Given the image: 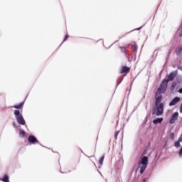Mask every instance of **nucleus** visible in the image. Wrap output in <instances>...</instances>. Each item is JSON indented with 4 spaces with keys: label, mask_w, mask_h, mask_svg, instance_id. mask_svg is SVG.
Listing matches in <instances>:
<instances>
[{
    "label": "nucleus",
    "mask_w": 182,
    "mask_h": 182,
    "mask_svg": "<svg viewBox=\"0 0 182 182\" xmlns=\"http://www.w3.org/2000/svg\"><path fill=\"white\" fill-rule=\"evenodd\" d=\"M177 76V71H173L168 75V79L164 80L157 91L155 93V107L152 110V115L161 116L164 113V104L161 103L163 99L162 93H165L167 90V86L168 82L174 80V78Z\"/></svg>",
    "instance_id": "1"
},
{
    "label": "nucleus",
    "mask_w": 182,
    "mask_h": 182,
    "mask_svg": "<svg viewBox=\"0 0 182 182\" xmlns=\"http://www.w3.org/2000/svg\"><path fill=\"white\" fill-rule=\"evenodd\" d=\"M138 164H139V166H140V164H142V166L140 168L139 173L141 174H143V173H144L146 168H147V166L149 164V158L147 156H143L141 158V161H139Z\"/></svg>",
    "instance_id": "2"
},
{
    "label": "nucleus",
    "mask_w": 182,
    "mask_h": 182,
    "mask_svg": "<svg viewBox=\"0 0 182 182\" xmlns=\"http://www.w3.org/2000/svg\"><path fill=\"white\" fill-rule=\"evenodd\" d=\"M14 114L19 124H22L23 126H25V124H26V122H25V119H23V117L21 114L19 110H15Z\"/></svg>",
    "instance_id": "3"
},
{
    "label": "nucleus",
    "mask_w": 182,
    "mask_h": 182,
    "mask_svg": "<svg viewBox=\"0 0 182 182\" xmlns=\"http://www.w3.org/2000/svg\"><path fill=\"white\" fill-rule=\"evenodd\" d=\"M130 67H127L126 65L122 66L120 70H119V73L120 75H123V77L127 75V73H130Z\"/></svg>",
    "instance_id": "4"
},
{
    "label": "nucleus",
    "mask_w": 182,
    "mask_h": 182,
    "mask_svg": "<svg viewBox=\"0 0 182 182\" xmlns=\"http://www.w3.org/2000/svg\"><path fill=\"white\" fill-rule=\"evenodd\" d=\"M28 141L31 143V144H36V143H39L38 139L35 137V136L30 135L28 138Z\"/></svg>",
    "instance_id": "5"
},
{
    "label": "nucleus",
    "mask_w": 182,
    "mask_h": 182,
    "mask_svg": "<svg viewBox=\"0 0 182 182\" xmlns=\"http://www.w3.org/2000/svg\"><path fill=\"white\" fill-rule=\"evenodd\" d=\"M178 119V112L173 113L170 120V124H173V123H176V120H177Z\"/></svg>",
    "instance_id": "6"
},
{
    "label": "nucleus",
    "mask_w": 182,
    "mask_h": 182,
    "mask_svg": "<svg viewBox=\"0 0 182 182\" xmlns=\"http://www.w3.org/2000/svg\"><path fill=\"white\" fill-rule=\"evenodd\" d=\"M181 99L178 97H174L169 103V106H176V104L180 102Z\"/></svg>",
    "instance_id": "7"
},
{
    "label": "nucleus",
    "mask_w": 182,
    "mask_h": 182,
    "mask_svg": "<svg viewBox=\"0 0 182 182\" xmlns=\"http://www.w3.org/2000/svg\"><path fill=\"white\" fill-rule=\"evenodd\" d=\"M161 122H163V118H157V119L153 120L154 124H157L159 123H161Z\"/></svg>",
    "instance_id": "8"
},
{
    "label": "nucleus",
    "mask_w": 182,
    "mask_h": 182,
    "mask_svg": "<svg viewBox=\"0 0 182 182\" xmlns=\"http://www.w3.org/2000/svg\"><path fill=\"white\" fill-rule=\"evenodd\" d=\"M23 105H24V103H23V102H21V103H20V104L18 105H14L13 107H14V109H22V107H23Z\"/></svg>",
    "instance_id": "9"
},
{
    "label": "nucleus",
    "mask_w": 182,
    "mask_h": 182,
    "mask_svg": "<svg viewBox=\"0 0 182 182\" xmlns=\"http://www.w3.org/2000/svg\"><path fill=\"white\" fill-rule=\"evenodd\" d=\"M2 181H4V182H9V176H8V175L5 174L4 177L2 179Z\"/></svg>",
    "instance_id": "10"
},
{
    "label": "nucleus",
    "mask_w": 182,
    "mask_h": 182,
    "mask_svg": "<svg viewBox=\"0 0 182 182\" xmlns=\"http://www.w3.org/2000/svg\"><path fill=\"white\" fill-rule=\"evenodd\" d=\"M105 161V156H102L100 160H99V163H100V166H103V161Z\"/></svg>",
    "instance_id": "11"
},
{
    "label": "nucleus",
    "mask_w": 182,
    "mask_h": 182,
    "mask_svg": "<svg viewBox=\"0 0 182 182\" xmlns=\"http://www.w3.org/2000/svg\"><path fill=\"white\" fill-rule=\"evenodd\" d=\"M26 134V133L23 130H21L19 132V136H21V137H25Z\"/></svg>",
    "instance_id": "12"
},
{
    "label": "nucleus",
    "mask_w": 182,
    "mask_h": 182,
    "mask_svg": "<svg viewBox=\"0 0 182 182\" xmlns=\"http://www.w3.org/2000/svg\"><path fill=\"white\" fill-rule=\"evenodd\" d=\"M176 86H177V82H173V84L171 87V90H174V89H176Z\"/></svg>",
    "instance_id": "13"
},
{
    "label": "nucleus",
    "mask_w": 182,
    "mask_h": 182,
    "mask_svg": "<svg viewBox=\"0 0 182 182\" xmlns=\"http://www.w3.org/2000/svg\"><path fill=\"white\" fill-rule=\"evenodd\" d=\"M132 49L134 50V52H137V46L135 45L132 46Z\"/></svg>",
    "instance_id": "14"
},
{
    "label": "nucleus",
    "mask_w": 182,
    "mask_h": 182,
    "mask_svg": "<svg viewBox=\"0 0 182 182\" xmlns=\"http://www.w3.org/2000/svg\"><path fill=\"white\" fill-rule=\"evenodd\" d=\"M119 133H120V132L119 131H116L114 133V139L115 140H117V136H119Z\"/></svg>",
    "instance_id": "15"
},
{
    "label": "nucleus",
    "mask_w": 182,
    "mask_h": 182,
    "mask_svg": "<svg viewBox=\"0 0 182 182\" xmlns=\"http://www.w3.org/2000/svg\"><path fill=\"white\" fill-rule=\"evenodd\" d=\"M175 147H177V148L180 147V142H178V141H176L175 142Z\"/></svg>",
    "instance_id": "16"
},
{
    "label": "nucleus",
    "mask_w": 182,
    "mask_h": 182,
    "mask_svg": "<svg viewBox=\"0 0 182 182\" xmlns=\"http://www.w3.org/2000/svg\"><path fill=\"white\" fill-rule=\"evenodd\" d=\"M68 39H69V36L68 35H65V38L63 40V42H65V41H68Z\"/></svg>",
    "instance_id": "17"
},
{
    "label": "nucleus",
    "mask_w": 182,
    "mask_h": 182,
    "mask_svg": "<svg viewBox=\"0 0 182 182\" xmlns=\"http://www.w3.org/2000/svg\"><path fill=\"white\" fill-rule=\"evenodd\" d=\"M122 50H124V52H126L127 50V47H121Z\"/></svg>",
    "instance_id": "18"
},
{
    "label": "nucleus",
    "mask_w": 182,
    "mask_h": 182,
    "mask_svg": "<svg viewBox=\"0 0 182 182\" xmlns=\"http://www.w3.org/2000/svg\"><path fill=\"white\" fill-rule=\"evenodd\" d=\"M171 139H172V140H174V133L171 134Z\"/></svg>",
    "instance_id": "19"
},
{
    "label": "nucleus",
    "mask_w": 182,
    "mask_h": 182,
    "mask_svg": "<svg viewBox=\"0 0 182 182\" xmlns=\"http://www.w3.org/2000/svg\"><path fill=\"white\" fill-rule=\"evenodd\" d=\"M178 141L180 143L181 141H182V138L181 136H180L178 139Z\"/></svg>",
    "instance_id": "20"
},
{
    "label": "nucleus",
    "mask_w": 182,
    "mask_h": 182,
    "mask_svg": "<svg viewBox=\"0 0 182 182\" xmlns=\"http://www.w3.org/2000/svg\"><path fill=\"white\" fill-rule=\"evenodd\" d=\"M179 36H182V27L181 31L179 32Z\"/></svg>",
    "instance_id": "21"
},
{
    "label": "nucleus",
    "mask_w": 182,
    "mask_h": 182,
    "mask_svg": "<svg viewBox=\"0 0 182 182\" xmlns=\"http://www.w3.org/2000/svg\"><path fill=\"white\" fill-rule=\"evenodd\" d=\"M178 92H179L180 93H182V87H181V89H179Z\"/></svg>",
    "instance_id": "22"
},
{
    "label": "nucleus",
    "mask_w": 182,
    "mask_h": 182,
    "mask_svg": "<svg viewBox=\"0 0 182 182\" xmlns=\"http://www.w3.org/2000/svg\"><path fill=\"white\" fill-rule=\"evenodd\" d=\"M178 52L180 53V52H181V48L178 49Z\"/></svg>",
    "instance_id": "23"
},
{
    "label": "nucleus",
    "mask_w": 182,
    "mask_h": 182,
    "mask_svg": "<svg viewBox=\"0 0 182 182\" xmlns=\"http://www.w3.org/2000/svg\"><path fill=\"white\" fill-rule=\"evenodd\" d=\"M143 182H146V178H144V179H143Z\"/></svg>",
    "instance_id": "24"
}]
</instances>
